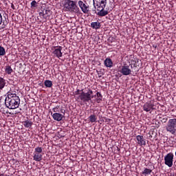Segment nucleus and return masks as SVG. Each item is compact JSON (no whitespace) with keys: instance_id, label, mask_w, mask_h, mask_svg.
<instances>
[{"instance_id":"f257e3e1","label":"nucleus","mask_w":176,"mask_h":176,"mask_svg":"<svg viewBox=\"0 0 176 176\" xmlns=\"http://www.w3.org/2000/svg\"><path fill=\"white\" fill-rule=\"evenodd\" d=\"M5 105L8 109H17L20 105V98L9 91L5 99Z\"/></svg>"},{"instance_id":"f03ea898","label":"nucleus","mask_w":176,"mask_h":176,"mask_svg":"<svg viewBox=\"0 0 176 176\" xmlns=\"http://www.w3.org/2000/svg\"><path fill=\"white\" fill-rule=\"evenodd\" d=\"M93 5L94 9H92L94 14L104 17L108 14V10H105V6H107V0H93Z\"/></svg>"},{"instance_id":"7ed1b4c3","label":"nucleus","mask_w":176,"mask_h":176,"mask_svg":"<svg viewBox=\"0 0 176 176\" xmlns=\"http://www.w3.org/2000/svg\"><path fill=\"white\" fill-rule=\"evenodd\" d=\"M78 1L72 0H65L64 3V9L66 12H70V13H79L80 10L78 7Z\"/></svg>"},{"instance_id":"20e7f679","label":"nucleus","mask_w":176,"mask_h":176,"mask_svg":"<svg viewBox=\"0 0 176 176\" xmlns=\"http://www.w3.org/2000/svg\"><path fill=\"white\" fill-rule=\"evenodd\" d=\"M166 131L168 133H170L173 135H175L176 134V118L169 119L166 126Z\"/></svg>"},{"instance_id":"39448f33","label":"nucleus","mask_w":176,"mask_h":176,"mask_svg":"<svg viewBox=\"0 0 176 176\" xmlns=\"http://www.w3.org/2000/svg\"><path fill=\"white\" fill-rule=\"evenodd\" d=\"M80 94L77 97V100H80L82 102H89V101H91V94H93V91L91 89H89V91L86 93L83 91V89H81Z\"/></svg>"},{"instance_id":"423d86ee","label":"nucleus","mask_w":176,"mask_h":176,"mask_svg":"<svg viewBox=\"0 0 176 176\" xmlns=\"http://www.w3.org/2000/svg\"><path fill=\"white\" fill-rule=\"evenodd\" d=\"M131 68H133V64L123 63V65L119 67L118 72H120L122 75H124V76H129V75H131L133 72Z\"/></svg>"},{"instance_id":"0eeeda50","label":"nucleus","mask_w":176,"mask_h":176,"mask_svg":"<svg viewBox=\"0 0 176 176\" xmlns=\"http://www.w3.org/2000/svg\"><path fill=\"white\" fill-rule=\"evenodd\" d=\"M78 5L84 14L90 16V6L86 1L83 2V1L80 0L78 2Z\"/></svg>"},{"instance_id":"6e6552de","label":"nucleus","mask_w":176,"mask_h":176,"mask_svg":"<svg viewBox=\"0 0 176 176\" xmlns=\"http://www.w3.org/2000/svg\"><path fill=\"white\" fill-rule=\"evenodd\" d=\"M173 162H174V154L168 153L164 156V163L168 167H173Z\"/></svg>"},{"instance_id":"1a4fd4ad","label":"nucleus","mask_w":176,"mask_h":176,"mask_svg":"<svg viewBox=\"0 0 176 176\" xmlns=\"http://www.w3.org/2000/svg\"><path fill=\"white\" fill-rule=\"evenodd\" d=\"M52 15V11L50 10H46L45 11L39 12V16L41 19H43L45 21L50 17Z\"/></svg>"},{"instance_id":"9d476101","label":"nucleus","mask_w":176,"mask_h":176,"mask_svg":"<svg viewBox=\"0 0 176 176\" xmlns=\"http://www.w3.org/2000/svg\"><path fill=\"white\" fill-rule=\"evenodd\" d=\"M54 47H56L52 52L54 56H56V57H57L58 58H60V57H63V53L61 52V50H63V47L57 46Z\"/></svg>"},{"instance_id":"9b49d317","label":"nucleus","mask_w":176,"mask_h":176,"mask_svg":"<svg viewBox=\"0 0 176 176\" xmlns=\"http://www.w3.org/2000/svg\"><path fill=\"white\" fill-rule=\"evenodd\" d=\"M63 114L60 113H54L52 114V118L54 120H56V122H61L63 120V118H64V115H65V112H62Z\"/></svg>"},{"instance_id":"f8f14e48","label":"nucleus","mask_w":176,"mask_h":176,"mask_svg":"<svg viewBox=\"0 0 176 176\" xmlns=\"http://www.w3.org/2000/svg\"><path fill=\"white\" fill-rule=\"evenodd\" d=\"M136 140L138 141V145H140V146H142V145L145 146V145H146V140L144 138L143 135H137Z\"/></svg>"},{"instance_id":"ddd939ff","label":"nucleus","mask_w":176,"mask_h":176,"mask_svg":"<svg viewBox=\"0 0 176 176\" xmlns=\"http://www.w3.org/2000/svg\"><path fill=\"white\" fill-rule=\"evenodd\" d=\"M153 107L154 105L151 102H146L143 105V110L145 111V112H151V111H153Z\"/></svg>"},{"instance_id":"4468645a","label":"nucleus","mask_w":176,"mask_h":176,"mask_svg":"<svg viewBox=\"0 0 176 176\" xmlns=\"http://www.w3.org/2000/svg\"><path fill=\"white\" fill-rule=\"evenodd\" d=\"M104 67H107V68H112V67H113V62L112 61V59H111V58H107L104 60Z\"/></svg>"},{"instance_id":"2eb2a0df","label":"nucleus","mask_w":176,"mask_h":176,"mask_svg":"<svg viewBox=\"0 0 176 176\" xmlns=\"http://www.w3.org/2000/svg\"><path fill=\"white\" fill-rule=\"evenodd\" d=\"M43 155L39 153H33V160L34 162H42Z\"/></svg>"},{"instance_id":"dca6fc26","label":"nucleus","mask_w":176,"mask_h":176,"mask_svg":"<svg viewBox=\"0 0 176 176\" xmlns=\"http://www.w3.org/2000/svg\"><path fill=\"white\" fill-rule=\"evenodd\" d=\"M91 28L94 30H100V28H101V23L99 21L91 22Z\"/></svg>"},{"instance_id":"f3484780","label":"nucleus","mask_w":176,"mask_h":176,"mask_svg":"<svg viewBox=\"0 0 176 176\" xmlns=\"http://www.w3.org/2000/svg\"><path fill=\"white\" fill-rule=\"evenodd\" d=\"M5 86H6V80L2 77H0V93L2 91V90H3Z\"/></svg>"},{"instance_id":"a211bd4d","label":"nucleus","mask_w":176,"mask_h":176,"mask_svg":"<svg viewBox=\"0 0 176 176\" xmlns=\"http://www.w3.org/2000/svg\"><path fill=\"white\" fill-rule=\"evenodd\" d=\"M1 24V29L3 30L8 25V21L2 19V14L0 13V25Z\"/></svg>"},{"instance_id":"6ab92c4d","label":"nucleus","mask_w":176,"mask_h":176,"mask_svg":"<svg viewBox=\"0 0 176 176\" xmlns=\"http://www.w3.org/2000/svg\"><path fill=\"white\" fill-rule=\"evenodd\" d=\"M22 123L26 129H32V124H34V123L30 120H25Z\"/></svg>"},{"instance_id":"aec40b11","label":"nucleus","mask_w":176,"mask_h":176,"mask_svg":"<svg viewBox=\"0 0 176 176\" xmlns=\"http://www.w3.org/2000/svg\"><path fill=\"white\" fill-rule=\"evenodd\" d=\"M89 122L91 123H94L96 122H97V116H96L95 113L91 114L89 118H88Z\"/></svg>"},{"instance_id":"412c9836","label":"nucleus","mask_w":176,"mask_h":176,"mask_svg":"<svg viewBox=\"0 0 176 176\" xmlns=\"http://www.w3.org/2000/svg\"><path fill=\"white\" fill-rule=\"evenodd\" d=\"M152 173V169H149L148 168H144V170L142 172V175H150Z\"/></svg>"},{"instance_id":"4be33fe9","label":"nucleus","mask_w":176,"mask_h":176,"mask_svg":"<svg viewBox=\"0 0 176 176\" xmlns=\"http://www.w3.org/2000/svg\"><path fill=\"white\" fill-rule=\"evenodd\" d=\"M102 101V95L101 94V92H97L96 93V102L98 104H100Z\"/></svg>"},{"instance_id":"5701e85b","label":"nucleus","mask_w":176,"mask_h":176,"mask_svg":"<svg viewBox=\"0 0 176 176\" xmlns=\"http://www.w3.org/2000/svg\"><path fill=\"white\" fill-rule=\"evenodd\" d=\"M5 72L8 75H10L12 72H13V69H12V67L10 65L6 66Z\"/></svg>"},{"instance_id":"b1692460","label":"nucleus","mask_w":176,"mask_h":176,"mask_svg":"<svg viewBox=\"0 0 176 176\" xmlns=\"http://www.w3.org/2000/svg\"><path fill=\"white\" fill-rule=\"evenodd\" d=\"M45 87H52L53 86V82L50 80H46L44 82Z\"/></svg>"},{"instance_id":"393cba45","label":"nucleus","mask_w":176,"mask_h":176,"mask_svg":"<svg viewBox=\"0 0 176 176\" xmlns=\"http://www.w3.org/2000/svg\"><path fill=\"white\" fill-rule=\"evenodd\" d=\"M34 152L36 153H41L42 154V152H43V149L42 148V147L37 146L34 148Z\"/></svg>"},{"instance_id":"a878e982","label":"nucleus","mask_w":176,"mask_h":176,"mask_svg":"<svg viewBox=\"0 0 176 176\" xmlns=\"http://www.w3.org/2000/svg\"><path fill=\"white\" fill-rule=\"evenodd\" d=\"M160 119L162 123H166L167 120H168V117L162 116V117L160 118Z\"/></svg>"},{"instance_id":"bb28decb","label":"nucleus","mask_w":176,"mask_h":176,"mask_svg":"<svg viewBox=\"0 0 176 176\" xmlns=\"http://www.w3.org/2000/svg\"><path fill=\"white\" fill-rule=\"evenodd\" d=\"M96 72L98 74V78H102L104 75V70L101 69L100 70H96Z\"/></svg>"},{"instance_id":"cd10ccee","label":"nucleus","mask_w":176,"mask_h":176,"mask_svg":"<svg viewBox=\"0 0 176 176\" xmlns=\"http://www.w3.org/2000/svg\"><path fill=\"white\" fill-rule=\"evenodd\" d=\"M5 54H6L5 48L2 46H0V56H5Z\"/></svg>"},{"instance_id":"c85d7f7f","label":"nucleus","mask_w":176,"mask_h":176,"mask_svg":"<svg viewBox=\"0 0 176 176\" xmlns=\"http://www.w3.org/2000/svg\"><path fill=\"white\" fill-rule=\"evenodd\" d=\"M30 5H31V8H37V6H38V3L36 2V1L33 0V1L31 2Z\"/></svg>"},{"instance_id":"c756f323","label":"nucleus","mask_w":176,"mask_h":176,"mask_svg":"<svg viewBox=\"0 0 176 176\" xmlns=\"http://www.w3.org/2000/svg\"><path fill=\"white\" fill-rule=\"evenodd\" d=\"M53 112H56V113H57V112H60V106L57 105L56 107L52 109Z\"/></svg>"},{"instance_id":"7c9ffc66","label":"nucleus","mask_w":176,"mask_h":176,"mask_svg":"<svg viewBox=\"0 0 176 176\" xmlns=\"http://www.w3.org/2000/svg\"><path fill=\"white\" fill-rule=\"evenodd\" d=\"M80 91H81V93H82V90L77 89V90L74 92L75 96H79V94H80Z\"/></svg>"},{"instance_id":"2f4dec72","label":"nucleus","mask_w":176,"mask_h":176,"mask_svg":"<svg viewBox=\"0 0 176 176\" xmlns=\"http://www.w3.org/2000/svg\"><path fill=\"white\" fill-rule=\"evenodd\" d=\"M91 97H92L91 98V100H92V98H96V97H97V95L91 96Z\"/></svg>"},{"instance_id":"473e14b6","label":"nucleus","mask_w":176,"mask_h":176,"mask_svg":"<svg viewBox=\"0 0 176 176\" xmlns=\"http://www.w3.org/2000/svg\"><path fill=\"white\" fill-rule=\"evenodd\" d=\"M11 8L14 10V5L12 4Z\"/></svg>"},{"instance_id":"72a5a7b5","label":"nucleus","mask_w":176,"mask_h":176,"mask_svg":"<svg viewBox=\"0 0 176 176\" xmlns=\"http://www.w3.org/2000/svg\"><path fill=\"white\" fill-rule=\"evenodd\" d=\"M0 176H5V175H3V174H1V175H0Z\"/></svg>"},{"instance_id":"f704fd0d","label":"nucleus","mask_w":176,"mask_h":176,"mask_svg":"<svg viewBox=\"0 0 176 176\" xmlns=\"http://www.w3.org/2000/svg\"><path fill=\"white\" fill-rule=\"evenodd\" d=\"M117 149H118V151H120V149L119 148V147H117Z\"/></svg>"},{"instance_id":"c9c22d12","label":"nucleus","mask_w":176,"mask_h":176,"mask_svg":"<svg viewBox=\"0 0 176 176\" xmlns=\"http://www.w3.org/2000/svg\"><path fill=\"white\" fill-rule=\"evenodd\" d=\"M133 67H137V66L135 65V64H134V65H133Z\"/></svg>"},{"instance_id":"e433bc0d","label":"nucleus","mask_w":176,"mask_h":176,"mask_svg":"<svg viewBox=\"0 0 176 176\" xmlns=\"http://www.w3.org/2000/svg\"><path fill=\"white\" fill-rule=\"evenodd\" d=\"M6 176H12V175H6Z\"/></svg>"}]
</instances>
